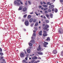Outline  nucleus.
Here are the masks:
<instances>
[{"instance_id":"obj_22","label":"nucleus","mask_w":63,"mask_h":63,"mask_svg":"<svg viewBox=\"0 0 63 63\" xmlns=\"http://www.w3.org/2000/svg\"><path fill=\"white\" fill-rule=\"evenodd\" d=\"M45 27H46V28H48V27H49V26H48V25H47L45 26Z\"/></svg>"},{"instance_id":"obj_48","label":"nucleus","mask_w":63,"mask_h":63,"mask_svg":"<svg viewBox=\"0 0 63 63\" xmlns=\"http://www.w3.org/2000/svg\"><path fill=\"white\" fill-rule=\"evenodd\" d=\"M43 4H46V3L45 2H43Z\"/></svg>"},{"instance_id":"obj_25","label":"nucleus","mask_w":63,"mask_h":63,"mask_svg":"<svg viewBox=\"0 0 63 63\" xmlns=\"http://www.w3.org/2000/svg\"><path fill=\"white\" fill-rule=\"evenodd\" d=\"M58 12V10H57V9H56L55 10V12L57 13Z\"/></svg>"},{"instance_id":"obj_37","label":"nucleus","mask_w":63,"mask_h":63,"mask_svg":"<svg viewBox=\"0 0 63 63\" xmlns=\"http://www.w3.org/2000/svg\"><path fill=\"white\" fill-rule=\"evenodd\" d=\"M36 19H34L33 20V22H36Z\"/></svg>"},{"instance_id":"obj_8","label":"nucleus","mask_w":63,"mask_h":63,"mask_svg":"<svg viewBox=\"0 0 63 63\" xmlns=\"http://www.w3.org/2000/svg\"><path fill=\"white\" fill-rule=\"evenodd\" d=\"M57 53V51L56 50H54L53 51V53L54 54H56Z\"/></svg>"},{"instance_id":"obj_58","label":"nucleus","mask_w":63,"mask_h":63,"mask_svg":"<svg viewBox=\"0 0 63 63\" xmlns=\"http://www.w3.org/2000/svg\"><path fill=\"white\" fill-rule=\"evenodd\" d=\"M44 8H43V7H42L41 8V9L42 10H44Z\"/></svg>"},{"instance_id":"obj_62","label":"nucleus","mask_w":63,"mask_h":63,"mask_svg":"<svg viewBox=\"0 0 63 63\" xmlns=\"http://www.w3.org/2000/svg\"><path fill=\"white\" fill-rule=\"evenodd\" d=\"M22 21H23V22H24V20H22Z\"/></svg>"},{"instance_id":"obj_16","label":"nucleus","mask_w":63,"mask_h":63,"mask_svg":"<svg viewBox=\"0 0 63 63\" xmlns=\"http://www.w3.org/2000/svg\"><path fill=\"white\" fill-rule=\"evenodd\" d=\"M31 43H32L34 44L35 43V40H32L31 41Z\"/></svg>"},{"instance_id":"obj_33","label":"nucleus","mask_w":63,"mask_h":63,"mask_svg":"<svg viewBox=\"0 0 63 63\" xmlns=\"http://www.w3.org/2000/svg\"><path fill=\"white\" fill-rule=\"evenodd\" d=\"M43 32L44 33H47V32H46V31H43Z\"/></svg>"},{"instance_id":"obj_20","label":"nucleus","mask_w":63,"mask_h":63,"mask_svg":"<svg viewBox=\"0 0 63 63\" xmlns=\"http://www.w3.org/2000/svg\"><path fill=\"white\" fill-rule=\"evenodd\" d=\"M46 40H47V41H49V40H50V38H49V37H48L47 38V39H46Z\"/></svg>"},{"instance_id":"obj_5","label":"nucleus","mask_w":63,"mask_h":63,"mask_svg":"<svg viewBox=\"0 0 63 63\" xmlns=\"http://www.w3.org/2000/svg\"><path fill=\"white\" fill-rule=\"evenodd\" d=\"M54 7V5H51L49 6V9H52V8H53Z\"/></svg>"},{"instance_id":"obj_50","label":"nucleus","mask_w":63,"mask_h":63,"mask_svg":"<svg viewBox=\"0 0 63 63\" xmlns=\"http://www.w3.org/2000/svg\"><path fill=\"white\" fill-rule=\"evenodd\" d=\"M61 2H63V0H60Z\"/></svg>"},{"instance_id":"obj_17","label":"nucleus","mask_w":63,"mask_h":63,"mask_svg":"<svg viewBox=\"0 0 63 63\" xmlns=\"http://www.w3.org/2000/svg\"><path fill=\"white\" fill-rule=\"evenodd\" d=\"M33 18H31L30 20V22H32V21H33Z\"/></svg>"},{"instance_id":"obj_36","label":"nucleus","mask_w":63,"mask_h":63,"mask_svg":"<svg viewBox=\"0 0 63 63\" xmlns=\"http://www.w3.org/2000/svg\"><path fill=\"white\" fill-rule=\"evenodd\" d=\"M48 9V8H45L44 9V11H46V10H47Z\"/></svg>"},{"instance_id":"obj_13","label":"nucleus","mask_w":63,"mask_h":63,"mask_svg":"<svg viewBox=\"0 0 63 63\" xmlns=\"http://www.w3.org/2000/svg\"><path fill=\"white\" fill-rule=\"evenodd\" d=\"M27 10V9H26V8L25 7L23 9V11L24 12H25Z\"/></svg>"},{"instance_id":"obj_64","label":"nucleus","mask_w":63,"mask_h":63,"mask_svg":"<svg viewBox=\"0 0 63 63\" xmlns=\"http://www.w3.org/2000/svg\"><path fill=\"white\" fill-rule=\"evenodd\" d=\"M39 28L40 29L41 28V26L39 27Z\"/></svg>"},{"instance_id":"obj_24","label":"nucleus","mask_w":63,"mask_h":63,"mask_svg":"<svg viewBox=\"0 0 63 63\" xmlns=\"http://www.w3.org/2000/svg\"><path fill=\"white\" fill-rule=\"evenodd\" d=\"M33 36H36V34L35 33H33Z\"/></svg>"},{"instance_id":"obj_32","label":"nucleus","mask_w":63,"mask_h":63,"mask_svg":"<svg viewBox=\"0 0 63 63\" xmlns=\"http://www.w3.org/2000/svg\"><path fill=\"white\" fill-rule=\"evenodd\" d=\"M28 3L29 5H31V2L30 1H28Z\"/></svg>"},{"instance_id":"obj_56","label":"nucleus","mask_w":63,"mask_h":63,"mask_svg":"<svg viewBox=\"0 0 63 63\" xmlns=\"http://www.w3.org/2000/svg\"><path fill=\"white\" fill-rule=\"evenodd\" d=\"M43 26H45V24H43Z\"/></svg>"},{"instance_id":"obj_10","label":"nucleus","mask_w":63,"mask_h":63,"mask_svg":"<svg viewBox=\"0 0 63 63\" xmlns=\"http://www.w3.org/2000/svg\"><path fill=\"white\" fill-rule=\"evenodd\" d=\"M41 50V48L40 45H39L38 48H37V50Z\"/></svg>"},{"instance_id":"obj_51","label":"nucleus","mask_w":63,"mask_h":63,"mask_svg":"<svg viewBox=\"0 0 63 63\" xmlns=\"http://www.w3.org/2000/svg\"><path fill=\"white\" fill-rule=\"evenodd\" d=\"M52 11H54V9H52Z\"/></svg>"},{"instance_id":"obj_63","label":"nucleus","mask_w":63,"mask_h":63,"mask_svg":"<svg viewBox=\"0 0 63 63\" xmlns=\"http://www.w3.org/2000/svg\"><path fill=\"white\" fill-rule=\"evenodd\" d=\"M27 3H25V5H27Z\"/></svg>"},{"instance_id":"obj_53","label":"nucleus","mask_w":63,"mask_h":63,"mask_svg":"<svg viewBox=\"0 0 63 63\" xmlns=\"http://www.w3.org/2000/svg\"><path fill=\"white\" fill-rule=\"evenodd\" d=\"M44 47H47V46H46V45H44Z\"/></svg>"},{"instance_id":"obj_12","label":"nucleus","mask_w":63,"mask_h":63,"mask_svg":"<svg viewBox=\"0 0 63 63\" xmlns=\"http://www.w3.org/2000/svg\"><path fill=\"white\" fill-rule=\"evenodd\" d=\"M38 54H39V55H43V53L41 52H38Z\"/></svg>"},{"instance_id":"obj_21","label":"nucleus","mask_w":63,"mask_h":63,"mask_svg":"<svg viewBox=\"0 0 63 63\" xmlns=\"http://www.w3.org/2000/svg\"><path fill=\"white\" fill-rule=\"evenodd\" d=\"M22 9V6H20L19 8V10H21Z\"/></svg>"},{"instance_id":"obj_1","label":"nucleus","mask_w":63,"mask_h":63,"mask_svg":"<svg viewBox=\"0 0 63 63\" xmlns=\"http://www.w3.org/2000/svg\"><path fill=\"white\" fill-rule=\"evenodd\" d=\"M58 33L62 34L63 33V30L62 29H60L58 31Z\"/></svg>"},{"instance_id":"obj_9","label":"nucleus","mask_w":63,"mask_h":63,"mask_svg":"<svg viewBox=\"0 0 63 63\" xmlns=\"http://www.w3.org/2000/svg\"><path fill=\"white\" fill-rule=\"evenodd\" d=\"M27 52H28V53H30V52L31 51V50L30 49H27Z\"/></svg>"},{"instance_id":"obj_31","label":"nucleus","mask_w":63,"mask_h":63,"mask_svg":"<svg viewBox=\"0 0 63 63\" xmlns=\"http://www.w3.org/2000/svg\"><path fill=\"white\" fill-rule=\"evenodd\" d=\"M22 62L24 63L25 62H26V60H23L22 61Z\"/></svg>"},{"instance_id":"obj_42","label":"nucleus","mask_w":63,"mask_h":63,"mask_svg":"<svg viewBox=\"0 0 63 63\" xmlns=\"http://www.w3.org/2000/svg\"><path fill=\"white\" fill-rule=\"evenodd\" d=\"M0 58L1 59H3V58H4V57H3V56L1 57Z\"/></svg>"},{"instance_id":"obj_61","label":"nucleus","mask_w":63,"mask_h":63,"mask_svg":"<svg viewBox=\"0 0 63 63\" xmlns=\"http://www.w3.org/2000/svg\"><path fill=\"white\" fill-rule=\"evenodd\" d=\"M26 56H27V57H28V55H27Z\"/></svg>"},{"instance_id":"obj_18","label":"nucleus","mask_w":63,"mask_h":63,"mask_svg":"<svg viewBox=\"0 0 63 63\" xmlns=\"http://www.w3.org/2000/svg\"><path fill=\"white\" fill-rule=\"evenodd\" d=\"M50 18H52V17H53L52 16H53V15H52V14H50Z\"/></svg>"},{"instance_id":"obj_49","label":"nucleus","mask_w":63,"mask_h":63,"mask_svg":"<svg viewBox=\"0 0 63 63\" xmlns=\"http://www.w3.org/2000/svg\"><path fill=\"white\" fill-rule=\"evenodd\" d=\"M39 8H42V6H39Z\"/></svg>"},{"instance_id":"obj_40","label":"nucleus","mask_w":63,"mask_h":63,"mask_svg":"<svg viewBox=\"0 0 63 63\" xmlns=\"http://www.w3.org/2000/svg\"><path fill=\"white\" fill-rule=\"evenodd\" d=\"M26 16H27V15L26 14L24 16V17H26Z\"/></svg>"},{"instance_id":"obj_52","label":"nucleus","mask_w":63,"mask_h":63,"mask_svg":"<svg viewBox=\"0 0 63 63\" xmlns=\"http://www.w3.org/2000/svg\"><path fill=\"white\" fill-rule=\"evenodd\" d=\"M40 4H41V5H43V2H40Z\"/></svg>"},{"instance_id":"obj_11","label":"nucleus","mask_w":63,"mask_h":63,"mask_svg":"<svg viewBox=\"0 0 63 63\" xmlns=\"http://www.w3.org/2000/svg\"><path fill=\"white\" fill-rule=\"evenodd\" d=\"M43 44H44V45H48V43L44 42H43Z\"/></svg>"},{"instance_id":"obj_46","label":"nucleus","mask_w":63,"mask_h":63,"mask_svg":"<svg viewBox=\"0 0 63 63\" xmlns=\"http://www.w3.org/2000/svg\"><path fill=\"white\" fill-rule=\"evenodd\" d=\"M38 59H41V58L40 57H38Z\"/></svg>"},{"instance_id":"obj_14","label":"nucleus","mask_w":63,"mask_h":63,"mask_svg":"<svg viewBox=\"0 0 63 63\" xmlns=\"http://www.w3.org/2000/svg\"><path fill=\"white\" fill-rule=\"evenodd\" d=\"M47 34L46 33H43V36L44 37H46V36H47Z\"/></svg>"},{"instance_id":"obj_39","label":"nucleus","mask_w":63,"mask_h":63,"mask_svg":"<svg viewBox=\"0 0 63 63\" xmlns=\"http://www.w3.org/2000/svg\"><path fill=\"white\" fill-rule=\"evenodd\" d=\"M34 60H33L31 61V62L32 63H33V62H34Z\"/></svg>"},{"instance_id":"obj_54","label":"nucleus","mask_w":63,"mask_h":63,"mask_svg":"<svg viewBox=\"0 0 63 63\" xmlns=\"http://www.w3.org/2000/svg\"><path fill=\"white\" fill-rule=\"evenodd\" d=\"M32 39H35V38H33V36H32Z\"/></svg>"},{"instance_id":"obj_3","label":"nucleus","mask_w":63,"mask_h":63,"mask_svg":"<svg viewBox=\"0 0 63 63\" xmlns=\"http://www.w3.org/2000/svg\"><path fill=\"white\" fill-rule=\"evenodd\" d=\"M25 23L26 26H28L29 25V23L28 21H25Z\"/></svg>"},{"instance_id":"obj_29","label":"nucleus","mask_w":63,"mask_h":63,"mask_svg":"<svg viewBox=\"0 0 63 63\" xmlns=\"http://www.w3.org/2000/svg\"><path fill=\"white\" fill-rule=\"evenodd\" d=\"M38 25V22L36 23L35 25V26H37Z\"/></svg>"},{"instance_id":"obj_30","label":"nucleus","mask_w":63,"mask_h":63,"mask_svg":"<svg viewBox=\"0 0 63 63\" xmlns=\"http://www.w3.org/2000/svg\"><path fill=\"white\" fill-rule=\"evenodd\" d=\"M29 45L30 46H32V45H33V44H32L31 43H29Z\"/></svg>"},{"instance_id":"obj_28","label":"nucleus","mask_w":63,"mask_h":63,"mask_svg":"<svg viewBox=\"0 0 63 63\" xmlns=\"http://www.w3.org/2000/svg\"><path fill=\"white\" fill-rule=\"evenodd\" d=\"M31 17V16L30 15H29L28 16V18H30Z\"/></svg>"},{"instance_id":"obj_2","label":"nucleus","mask_w":63,"mask_h":63,"mask_svg":"<svg viewBox=\"0 0 63 63\" xmlns=\"http://www.w3.org/2000/svg\"><path fill=\"white\" fill-rule=\"evenodd\" d=\"M14 3L16 6H19L20 5V3H19L17 2V1H14Z\"/></svg>"},{"instance_id":"obj_57","label":"nucleus","mask_w":63,"mask_h":63,"mask_svg":"<svg viewBox=\"0 0 63 63\" xmlns=\"http://www.w3.org/2000/svg\"><path fill=\"white\" fill-rule=\"evenodd\" d=\"M44 17L45 19H46V17L45 16H44Z\"/></svg>"},{"instance_id":"obj_19","label":"nucleus","mask_w":63,"mask_h":63,"mask_svg":"<svg viewBox=\"0 0 63 63\" xmlns=\"http://www.w3.org/2000/svg\"><path fill=\"white\" fill-rule=\"evenodd\" d=\"M43 6L44 7H47V6L45 5H43Z\"/></svg>"},{"instance_id":"obj_6","label":"nucleus","mask_w":63,"mask_h":63,"mask_svg":"<svg viewBox=\"0 0 63 63\" xmlns=\"http://www.w3.org/2000/svg\"><path fill=\"white\" fill-rule=\"evenodd\" d=\"M44 30H45L47 31L49 30V29L48 28H47L46 27H44Z\"/></svg>"},{"instance_id":"obj_43","label":"nucleus","mask_w":63,"mask_h":63,"mask_svg":"<svg viewBox=\"0 0 63 63\" xmlns=\"http://www.w3.org/2000/svg\"><path fill=\"white\" fill-rule=\"evenodd\" d=\"M2 51V50L1 48H0V52H1Z\"/></svg>"},{"instance_id":"obj_41","label":"nucleus","mask_w":63,"mask_h":63,"mask_svg":"<svg viewBox=\"0 0 63 63\" xmlns=\"http://www.w3.org/2000/svg\"><path fill=\"white\" fill-rule=\"evenodd\" d=\"M3 55H4V54L3 53L1 52V56H3Z\"/></svg>"},{"instance_id":"obj_27","label":"nucleus","mask_w":63,"mask_h":63,"mask_svg":"<svg viewBox=\"0 0 63 63\" xmlns=\"http://www.w3.org/2000/svg\"><path fill=\"white\" fill-rule=\"evenodd\" d=\"M48 12H51V10L50 9H49L48 10Z\"/></svg>"},{"instance_id":"obj_34","label":"nucleus","mask_w":63,"mask_h":63,"mask_svg":"<svg viewBox=\"0 0 63 63\" xmlns=\"http://www.w3.org/2000/svg\"><path fill=\"white\" fill-rule=\"evenodd\" d=\"M61 55L62 56H63V51L61 52Z\"/></svg>"},{"instance_id":"obj_59","label":"nucleus","mask_w":63,"mask_h":63,"mask_svg":"<svg viewBox=\"0 0 63 63\" xmlns=\"http://www.w3.org/2000/svg\"><path fill=\"white\" fill-rule=\"evenodd\" d=\"M18 2H20V0H17Z\"/></svg>"},{"instance_id":"obj_7","label":"nucleus","mask_w":63,"mask_h":63,"mask_svg":"<svg viewBox=\"0 0 63 63\" xmlns=\"http://www.w3.org/2000/svg\"><path fill=\"white\" fill-rule=\"evenodd\" d=\"M42 31H40V32H39V35L40 36H42Z\"/></svg>"},{"instance_id":"obj_15","label":"nucleus","mask_w":63,"mask_h":63,"mask_svg":"<svg viewBox=\"0 0 63 63\" xmlns=\"http://www.w3.org/2000/svg\"><path fill=\"white\" fill-rule=\"evenodd\" d=\"M33 59H37V57H34L32 58Z\"/></svg>"},{"instance_id":"obj_47","label":"nucleus","mask_w":63,"mask_h":63,"mask_svg":"<svg viewBox=\"0 0 63 63\" xmlns=\"http://www.w3.org/2000/svg\"><path fill=\"white\" fill-rule=\"evenodd\" d=\"M50 3V2H48L47 3V5H49V4Z\"/></svg>"},{"instance_id":"obj_45","label":"nucleus","mask_w":63,"mask_h":63,"mask_svg":"<svg viewBox=\"0 0 63 63\" xmlns=\"http://www.w3.org/2000/svg\"><path fill=\"white\" fill-rule=\"evenodd\" d=\"M45 14H47V11H46L45 12Z\"/></svg>"},{"instance_id":"obj_38","label":"nucleus","mask_w":63,"mask_h":63,"mask_svg":"<svg viewBox=\"0 0 63 63\" xmlns=\"http://www.w3.org/2000/svg\"><path fill=\"white\" fill-rule=\"evenodd\" d=\"M34 25V24H32L31 25V27H33V26Z\"/></svg>"},{"instance_id":"obj_55","label":"nucleus","mask_w":63,"mask_h":63,"mask_svg":"<svg viewBox=\"0 0 63 63\" xmlns=\"http://www.w3.org/2000/svg\"><path fill=\"white\" fill-rule=\"evenodd\" d=\"M26 60H27V57H26L25 58Z\"/></svg>"},{"instance_id":"obj_60","label":"nucleus","mask_w":63,"mask_h":63,"mask_svg":"<svg viewBox=\"0 0 63 63\" xmlns=\"http://www.w3.org/2000/svg\"><path fill=\"white\" fill-rule=\"evenodd\" d=\"M36 62H37V63H38V62H40V61H36Z\"/></svg>"},{"instance_id":"obj_23","label":"nucleus","mask_w":63,"mask_h":63,"mask_svg":"<svg viewBox=\"0 0 63 63\" xmlns=\"http://www.w3.org/2000/svg\"><path fill=\"white\" fill-rule=\"evenodd\" d=\"M45 21L46 23H49V21H48V20H45Z\"/></svg>"},{"instance_id":"obj_4","label":"nucleus","mask_w":63,"mask_h":63,"mask_svg":"<svg viewBox=\"0 0 63 63\" xmlns=\"http://www.w3.org/2000/svg\"><path fill=\"white\" fill-rule=\"evenodd\" d=\"M25 54L24 53H22L21 54L20 56L21 57H24Z\"/></svg>"},{"instance_id":"obj_44","label":"nucleus","mask_w":63,"mask_h":63,"mask_svg":"<svg viewBox=\"0 0 63 63\" xmlns=\"http://www.w3.org/2000/svg\"><path fill=\"white\" fill-rule=\"evenodd\" d=\"M33 33H36V31L35 30H34L33 31Z\"/></svg>"},{"instance_id":"obj_26","label":"nucleus","mask_w":63,"mask_h":63,"mask_svg":"<svg viewBox=\"0 0 63 63\" xmlns=\"http://www.w3.org/2000/svg\"><path fill=\"white\" fill-rule=\"evenodd\" d=\"M23 51H24V53H25V54H27V52H26V51L24 49Z\"/></svg>"},{"instance_id":"obj_35","label":"nucleus","mask_w":63,"mask_h":63,"mask_svg":"<svg viewBox=\"0 0 63 63\" xmlns=\"http://www.w3.org/2000/svg\"><path fill=\"white\" fill-rule=\"evenodd\" d=\"M46 16L47 17V18H48V17H49V16H48V15L47 14H46Z\"/></svg>"}]
</instances>
